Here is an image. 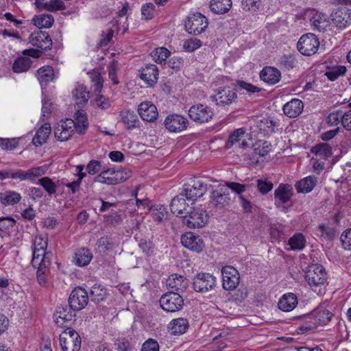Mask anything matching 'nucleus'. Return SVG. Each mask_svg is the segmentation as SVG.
Instances as JSON below:
<instances>
[{"instance_id": "obj_16", "label": "nucleus", "mask_w": 351, "mask_h": 351, "mask_svg": "<svg viewBox=\"0 0 351 351\" xmlns=\"http://www.w3.org/2000/svg\"><path fill=\"white\" fill-rule=\"evenodd\" d=\"M189 117L195 122L203 123L209 121L213 116L212 109L203 104H197L191 106L189 110Z\"/></svg>"}, {"instance_id": "obj_11", "label": "nucleus", "mask_w": 351, "mask_h": 351, "mask_svg": "<svg viewBox=\"0 0 351 351\" xmlns=\"http://www.w3.org/2000/svg\"><path fill=\"white\" fill-rule=\"evenodd\" d=\"M230 202L229 191L224 186H219L210 193L209 204L217 209L225 208L230 206Z\"/></svg>"}, {"instance_id": "obj_7", "label": "nucleus", "mask_w": 351, "mask_h": 351, "mask_svg": "<svg viewBox=\"0 0 351 351\" xmlns=\"http://www.w3.org/2000/svg\"><path fill=\"white\" fill-rule=\"evenodd\" d=\"M207 220L206 211L202 207H191L184 217V224L191 228H201L206 224Z\"/></svg>"}, {"instance_id": "obj_21", "label": "nucleus", "mask_w": 351, "mask_h": 351, "mask_svg": "<svg viewBox=\"0 0 351 351\" xmlns=\"http://www.w3.org/2000/svg\"><path fill=\"white\" fill-rule=\"evenodd\" d=\"M181 243L184 247L195 252H199L204 247V242L199 235L187 232L181 237Z\"/></svg>"}, {"instance_id": "obj_34", "label": "nucleus", "mask_w": 351, "mask_h": 351, "mask_svg": "<svg viewBox=\"0 0 351 351\" xmlns=\"http://www.w3.org/2000/svg\"><path fill=\"white\" fill-rule=\"evenodd\" d=\"M72 96L76 104L83 106L88 102L90 98V93L84 84H77L72 91Z\"/></svg>"}, {"instance_id": "obj_41", "label": "nucleus", "mask_w": 351, "mask_h": 351, "mask_svg": "<svg viewBox=\"0 0 351 351\" xmlns=\"http://www.w3.org/2000/svg\"><path fill=\"white\" fill-rule=\"evenodd\" d=\"M312 25L319 31H324L328 26L329 20L325 14L315 12L311 18Z\"/></svg>"}, {"instance_id": "obj_5", "label": "nucleus", "mask_w": 351, "mask_h": 351, "mask_svg": "<svg viewBox=\"0 0 351 351\" xmlns=\"http://www.w3.org/2000/svg\"><path fill=\"white\" fill-rule=\"evenodd\" d=\"M332 313L323 306H319L314 310L308 319L310 320V324L306 326H302L301 330H308L316 327L317 324L326 325L328 324L331 318Z\"/></svg>"}, {"instance_id": "obj_10", "label": "nucleus", "mask_w": 351, "mask_h": 351, "mask_svg": "<svg viewBox=\"0 0 351 351\" xmlns=\"http://www.w3.org/2000/svg\"><path fill=\"white\" fill-rule=\"evenodd\" d=\"M305 279L311 287L324 285L326 281V274L323 266L312 265L305 273Z\"/></svg>"}, {"instance_id": "obj_4", "label": "nucleus", "mask_w": 351, "mask_h": 351, "mask_svg": "<svg viewBox=\"0 0 351 351\" xmlns=\"http://www.w3.org/2000/svg\"><path fill=\"white\" fill-rule=\"evenodd\" d=\"M59 339L63 351H80L81 338L75 330L71 328H66L60 335Z\"/></svg>"}, {"instance_id": "obj_44", "label": "nucleus", "mask_w": 351, "mask_h": 351, "mask_svg": "<svg viewBox=\"0 0 351 351\" xmlns=\"http://www.w3.org/2000/svg\"><path fill=\"white\" fill-rule=\"evenodd\" d=\"M150 213L154 220L157 222H162L168 218V211L163 205H154L150 208Z\"/></svg>"}, {"instance_id": "obj_48", "label": "nucleus", "mask_w": 351, "mask_h": 351, "mask_svg": "<svg viewBox=\"0 0 351 351\" xmlns=\"http://www.w3.org/2000/svg\"><path fill=\"white\" fill-rule=\"evenodd\" d=\"M277 126L278 125L275 121L268 119L261 120L258 125L259 130L263 135H269L274 133Z\"/></svg>"}, {"instance_id": "obj_9", "label": "nucleus", "mask_w": 351, "mask_h": 351, "mask_svg": "<svg viewBox=\"0 0 351 351\" xmlns=\"http://www.w3.org/2000/svg\"><path fill=\"white\" fill-rule=\"evenodd\" d=\"M47 237L45 236H36L33 243V256L32 261L38 264V261L45 259L51 261L52 254L51 252H46L47 247Z\"/></svg>"}, {"instance_id": "obj_63", "label": "nucleus", "mask_w": 351, "mask_h": 351, "mask_svg": "<svg viewBox=\"0 0 351 351\" xmlns=\"http://www.w3.org/2000/svg\"><path fill=\"white\" fill-rule=\"evenodd\" d=\"M160 346L156 340L149 339L142 345L141 351H159Z\"/></svg>"}, {"instance_id": "obj_8", "label": "nucleus", "mask_w": 351, "mask_h": 351, "mask_svg": "<svg viewBox=\"0 0 351 351\" xmlns=\"http://www.w3.org/2000/svg\"><path fill=\"white\" fill-rule=\"evenodd\" d=\"M208 25V19L201 13L196 12L188 16L185 28L189 34L198 35L206 30Z\"/></svg>"}, {"instance_id": "obj_3", "label": "nucleus", "mask_w": 351, "mask_h": 351, "mask_svg": "<svg viewBox=\"0 0 351 351\" xmlns=\"http://www.w3.org/2000/svg\"><path fill=\"white\" fill-rule=\"evenodd\" d=\"M207 191V184L202 180L193 178L183 185L182 193L186 195L187 200L193 201L197 198L202 197Z\"/></svg>"}, {"instance_id": "obj_58", "label": "nucleus", "mask_w": 351, "mask_h": 351, "mask_svg": "<svg viewBox=\"0 0 351 351\" xmlns=\"http://www.w3.org/2000/svg\"><path fill=\"white\" fill-rule=\"evenodd\" d=\"M38 183L49 194H53L56 192V185L48 177H44L38 180Z\"/></svg>"}, {"instance_id": "obj_62", "label": "nucleus", "mask_w": 351, "mask_h": 351, "mask_svg": "<svg viewBox=\"0 0 351 351\" xmlns=\"http://www.w3.org/2000/svg\"><path fill=\"white\" fill-rule=\"evenodd\" d=\"M224 186L231 189L236 194L239 195V196L242 195L241 194L245 191L247 188L246 185L235 182H226Z\"/></svg>"}, {"instance_id": "obj_43", "label": "nucleus", "mask_w": 351, "mask_h": 351, "mask_svg": "<svg viewBox=\"0 0 351 351\" xmlns=\"http://www.w3.org/2000/svg\"><path fill=\"white\" fill-rule=\"evenodd\" d=\"M241 8L251 13H258L264 10V2L262 0H242Z\"/></svg>"}, {"instance_id": "obj_24", "label": "nucleus", "mask_w": 351, "mask_h": 351, "mask_svg": "<svg viewBox=\"0 0 351 351\" xmlns=\"http://www.w3.org/2000/svg\"><path fill=\"white\" fill-rule=\"evenodd\" d=\"M166 285L172 291H175L179 293L187 289L189 280L182 275L173 274L167 279Z\"/></svg>"}, {"instance_id": "obj_15", "label": "nucleus", "mask_w": 351, "mask_h": 351, "mask_svg": "<svg viewBox=\"0 0 351 351\" xmlns=\"http://www.w3.org/2000/svg\"><path fill=\"white\" fill-rule=\"evenodd\" d=\"M223 288L228 291L234 290L240 282L239 271L232 266H225L221 270Z\"/></svg>"}, {"instance_id": "obj_61", "label": "nucleus", "mask_w": 351, "mask_h": 351, "mask_svg": "<svg viewBox=\"0 0 351 351\" xmlns=\"http://www.w3.org/2000/svg\"><path fill=\"white\" fill-rule=\"evenodd\" d=\"M257 188L262 194H267L273 189V184L267 179H258L257 180Z\"/></svg>"}, {"instance_id": "obj_20", "label": "nucleus", "mask_w": 351, "mask_h": 351, "mask_svg": "<svg viewBox=\"0 0 351 351\" xmlns=\"http://www.w3.org/2000/svg\"><path fill=\"white\" fill-rule=\"evenodd\" d=\"M30 43L43 50L49 49L52 45V41L48 33L41 30L36 31L29 36Z\"/></svg>"}, {"instance_id": "obj_2", "label": "nucleus", "mask_w": 351, "mask_h": 351, "mask_svg": "<svg viewBox=\"0 0 351 351\" xmlns=\"http://www.w3.org/2000/svg\"><path fill=\"white\" fill-rule=\"evenodd\" d=\"M132 172L128 169H115L109 168L103 170L93 178L95 182L108 185H115L127 180L130 178Z\"/></svg>"}, {"instance_id": "obj_54", "label": "nucleus", "mask_w": 351, "mask_h": 351, "mask_svg": "<svg viewBox=\"0 0 351 351\" xmlns=\"http://www.w3.org/2000/svg\"><path fill=\"white\" fill-rule=\"evenodd\" d=\"M289 244L292 250H302L305 245V239L302 234H296L289 240Z\"/></svg>"}, {"instance_id": "obj_17", "label": "nucleus", "mask_w": 351, "mask_h": 351, "mask_svg": "<svg viewBox=\"0 0 351 351\" xmlns=\"http://www.w3.org/2000/svg\"><path fill=\"white\" fill-rule=\"evenodd\" d=\"M88 301L87 291L82 287L75 288L71 293L69 303L71 309L80 311L85 308Z\"/></svg>"}, {"instance_id": "obj_18", "label": "nucleus", "mask_w": 351, "mask_h": 351, "mask_svg": "<svg viewBox=\"0 0 351 351\" xmlns=\"http://www.w3.org/2000/svg\"><path fill=\"white\" fill-rule=\"evenodd\" d=\"M187 198L182 192L179 195L175 196L170 204V208L173 215L184 217L191 207L186 202Z\"/></svg>"}, {"instance_id": "obj_28", "label": "nucleus", "mask_w": 351, "mask_h": 351, "mask_svg": "<svg viewBox=\"0 0 351 351\" xmlns=\"http://www.w3.org/2000/svg\"><path fill=\"white\" fill-rule=\"evenodd\" d=\"M38 264H35L32 261V265L34 268L37 269L36 276L37 280L39 285L45 286L47 283V276L49 271V266L51 265V261H48L47 258L41 261H38Z\"/></svg>"}, {"instance_id": "obj_14", "label": "nucleus", "mask_w": 351, "mask_h": 351, "mask_svg": "<svg viewBox=\"0 0 351 351\" xmlns=\"http://www.w3.org/2000/svg\"><path fill=\"white\" fill-rule=\"evenodd\" d=\"M212 101L219 106L231 104L237 99L236 90L230 86L220 87L215 90V94L210 96Z\"/></svg>"}, {"instance_id": "obj_52", "label": "nucleus", "mask_w": 351, "mask_h": 351, "mask_svg": "<svg viewBox=\"0 0 351 351\" xmlns=\"http://www.w3.org/2000/svg\"><path fill=\"white\" fill-rule=\"evenodd\" d=\"M170 53V51L167 48L158 47L152 52L151 56L156 62L162 64L166 61Z\"/></svg>"}, {"instance_id": "obj_23", "label": "nucleus", "mask_w": 351, "mask_h": 351, "mask_svg": "<svg viewBox=\"0 0 351 351\" xmlns=\"http://www.w3.org/2000/svg\"><path fill=\"white\" fill-rule=\"evenodd\" d=\"M138 112L142 119L148 122L154 121L158 117L156 106L150 101H144L140 104Z\"/></svg>"}, {"instance_id": "obj_33", "label": "nucleus", "mask_w": 351, "mask_h": 351, "mask_svg": "<svg viewBox=\"0 0 351 351\" xmlns=\"http://www.w3.org/2000/svg\"><path fill=\"white\" fill-rule=\"evenodd\" d=\"M35 5L38 9L45 10L49 12L64 10L66 8L64 3L60 0H36Z\"/></svg>"}, {"instance_id": "obj_29", "label": "nucleus", "mask_w": 351, "mask_h": 351, "mask_svg": "<svg viewBox=\"0 0 351 351\" xmlns=\"http://www.w3.org/2000/svg\"><path fill=\"white\" fill-rule=\"evenodd\" d=\"M260 77L269 84H275L280 80L281 73L274 67L266 66L261 71Z\"/></svg>"}, {"instance_id": "obj_32", "label": "nucleus", "mask_w": 351, "mask_h": 351, "mask_svg": "<svg viewBox=\"0 0 351 351\" xmlns=\"http://www.w3.org/2000/svg\"><path fill=\"white\" fill-rule=\"evenodd\" d=\"M119 119L128 129L136 128L139 123L138 116L134 111L129 110L120 111Z\"/></svg>"}, {"instance_id": "obj_37", "label": "nucleus", "mask_w": 351, "mask_h": 351, "mask_svg": "<svg viewBox=\"0 0 351 351\" xmlns=\"http://www.w3.org/2000/svg\"><path fill=\"white\" fill-rule=\"evenodd\" d=\"M189 328V322L186 319L178 318L172 320L168 324V328L175 335H180L185 333Z\"/></svg>"}, {"instance_id": "obj_59", "label": "nucleus", "mask_w": 351, "mask_h": 351, "mask_svg": "<svg viewBox=\"0 0 351 351\" xmlns=\"http://www.w3.org/2000/svg\"><path fill=\"white\" fill-rule=\"evenodd\" d=\"M95 106L101 110H107L111 106V101L110 99L99 94L95 97Z\"/></svg>"}, {"instance_id": "obj_53", "label": "nucleus", "mask_w": 351, "mask_h": 351, "mask_svg": "<svg viewBox=\"0 0 351 351\" xmlns=\"http://www.w3.org/2000/svg\"><path fill=\"white\" fill-rule=\"evenodd\" d=\"M297 64L298 61L293 55L285 54L280 57V64L285 69H292L297 66Z\"/></svg>"}, {"instance_id": "obj_50", "label": "nucleus", "mask_w": 351, "mask_h": 351, "mask_svg": "<svg viewBox=\"0 0 351 351\" xmlns=\"http://www.w3.org/2000/svg\"><path fill=\"white\" fill-rule=\"evenodd\" d=\"M21 138H0V147L3 151H12L19 146Z\"/></svg>"}, {"instance_id": "obj_27", "label": "nucleus", "mask_w": 351, "mask_h": 351, "mask_svg": "<svg viewBox=\"0 0 351 351\" xmlns=\"http://www.w3.org/2000/svg\"><path fill=\"white\" fill-rule=\"evenodd\" d=\"M304 104L300 99H293L284 105L283 112L287 117L295 118L302 112Z\"/></svg>"}, {"instance_id": "obj_42", "label": "nucleus", "mask_w": 351, "mask_h": 351, "mask_svg": "<svg viewBox=\"0 0 351 351\" xmlns=\"http://www.w3.org/2000/svg\"><path fill=\"white\" fill-rule=\"evenodd\" d=\"M232 6V0H211L210 8L213 12L221 14L227 12Z\"/></svg>"}, {"instance_id": "obj_60", "label": "nucleus", "mask_w": 351, "mask_h": 351, "mask_svg": "<svg viewBox=\"0 0 351 351\" xmlns=\"http://www.w3.org/2000/svg\"><path fill=\"white\" fill-rule=\"evenodd\" d=\"M91 82L94 83L95 90L100 92L103 87L104 80L101 73L96 71H93L89 73Z\"/></svg>"}, {"instance_id": "obj_47", "label": "nucleus", "mask_w": 351, "mask_h": 351, "mask_svg": "<svg viewBox=\"0 0 351 351\" xmlns=\"http://www.w3.org/2000/svg\"><path fill=\"white\" fill-rule=\"evenodd\" d=\"M33 21L34 25L40 28H49L53 24L54 19L52 15L47 14L36 16Z\"/></svg>"}, {"instance_id": "obj_30", "label": "nucleus", "mask_w": 351, "mask_h": 351, "mask_svg": "<svg viewBox=\"0 0 351 351\" xmlns=\"http://www.w3.org/2000/svg\"><path fill=\"white\" fill-rule=\"evenodd\" d=\"M298 304V298L293 293L284 294L279 300L278 306L279 309L285 312L293 310Z\"/></svg>"}, {"instance_id": "obj_56", "label": "nucleus", "mask_w": 351, "mask_h": 351, "mask_svg": "<svg viewBox=\"0 0 351 351\" xmlns=\"http://www.w3.org/2000/svg\"><path fill=\"white\" fill-rule=\"evenodd\" d=\"M346 72V68L344 66H337L325 73V75L330 81L336 80L339 76L343 75Z\"/></svg>"}, {"instance_id": "obj_46", "label": "nucleus", "mask_w": 351, "mask_h": 351, "mask_svg": "<svg viewBox=\"0 0 351 351\" xmlns=\"http://www.w3.org/2000/svg\"><path fill=\"white\" fill-rule=\"evenodd\" d=\"M54 77L53 69L51 66L46 65L37 71V77L40 84L48 83L53 80Z\"/></svg>"}, {"instance_id": "obj_13", "label": "nucleus", "mask_w": 351, "mask_h": 351, "mask_svg": "<svg viewBox=\"0 0 351 351\" xmlns=\"http://www.w3.org/2000/svg\"><path fill=\"white\" fill-rule=\"evenodd\" d=\"M160 304L162 308L167 312H176L182 308L184 300L180 293L171 291L160 298Z\"/></svg>"}, {"instance_id": "obj_35", "label": "nucleus", "mask_w": 351, "mask_h": 351, "mask_svg": "<svg viewBox=\"0 0 351 351\" xmlns=\"http://www.w3.org/2000/svg\"><path fill=\"white\" fill-rule=\"evenodd\" d=\"M93 259V254L90 250L82 247L77 250L75 254L74 263L79 267L88 265Z\"/></svg>"}, {"instance_id": "obj_12", "label": "nucleus", "mask_w": 351, "mask_h": 351, "mask_svg": "<svg viewBox=\"0 0 351 351\" xmlns=\"http://www.w3.org/2000/svg\"><path fill=\"white\" fill-rule=\"evenodd\" d=\"M216 285V278L209 273H199L193 278L194 290L199 293H206L213 289Z\"/></svg>"}, {"instance_id": "obj_55", "label": "nucleus", "mask_w": 351, "mask_h": 351, "mask_svg": "<svg viewBox=\"0 0 351 351\" xmlns=\"http://www.w3.org/2000/svg\"><path fill=\"white\" fill-rule=\"evenodd\" d=\"M343 112L342 110H335L331 112L326 118V123L328 125L337 126L339 123L342 124V117Z\"/></svg>"}, {"instance_id": "obj_19", "label": "nucleus", "mask_w": 351, "mask_h": 351, "mask_svg": "<svg viewBox=\"0 0 351 351\" xmlns=\"http://www.w3.org/2000/svg\"><path fill=\"white\" fill-rule=\"evenodd\" d=\"M164 124L170 132H181L187 128L188 120L182 115L173 114L166 117Z\"/></svg>"}, {"instance_id": "obj_57", "label": "nucleus", "mask_w": 351, "mask_h": 351, "mask_svg": "<svg viewBox=\"0 0 351 351\" xmlns=\"http://www.w3.org/2000/svg\"><path fill=\"white\" fill-rule=\"evenodd\" d=\"M202 46V41L196 38H189L184 40L183 48L186 51L193 52Z\"/></svg>"}, {"instance_id": "obj_26", "label": "nucleus", "mask_w": 351, "mask_h": 351, "mask_svg": "<svg viewBox=\"0 0 351 351\" xmlns=\"http://www.w3.org/2000/svg\"><path fill=\"white\" fill-rule=\"evenodd\" d=\"M245 132L246 131L243 128L234 130L229 136L226 147L227 148H231L233 146H235L236 147H238L243 149L248 147L249 144L246 141H243L240 143V141L244 136Z\"/></svg>"}, {"instance_id": "obj_51", "label": "nucleus", "mask_w": 351, "mask_h": 351, "mask_svg": "<svg viewBox=\"0 0 351 351\" xmlns=\"http://www.w3.org/2000/svg\"><path fill=\"white\" fill-rule=\"evenodd\" d=\"M138 245L142 252L147 256H152L155 254V246L149 239L141 238L138 240Z\"/></svg>"}, {"instance_id": "obj_64", "label": "nucleus", "mask_w": 351, "mask_h": 351, "mask_svg": "<svg viewBox=\"0 0 351 351\" xmlns=\"http://www.w3.org/2000/svg\"><path fill=\"white\" fill-rule=\"evenodd\" d=\"M343 247L347 250H351V228L343 232L341 236Z\"/></svg>"}, {"instance_id": "obj_49", "label": "nucleus", "mask_w": 351, "mask_h": 351, "mask_svg": "<svg viewBox=\"0 0 351 351\" xmlns=\"http://www.w3.org/2000/svg\"><path fill=\"white\" fill-rule=\"evenodd\" d=\"M106 289L101 285H95L90 291V296L93 301L99 302L106 297Z\"/></svg>"}, {"instance_id": "obj_31", "label": "nucleus", "mask_w": 351, "mask_h": 351, "mask_svg": "<svg viewBox=\"0 0 351 351\" xmlns=\"http://www.w3.org/2000/svg\"><path fill=\"white\" fill-rule=\"evenodd\" d=\"M51 132V125L49 123H45L37 130L32 139V143L36 146H41L45 143Z\"/></svg>"}, {"instance_id": "obj_22", "label": "nucleus", "mask_w": 351, "mask_h": 351, "mask_svg": "<svg viewBox=\"0 0 351 351\" xmlns=\"http://www.w3.org/2000/svg\"><path fill=\"white\" fill-rule=\"evenodd\" d=\"M334 25L340 29H345L351 24V12L347 9H337L332 14Z\"/></svg>"}, {"instance_id": "obj_45", "label": "nucleus", "mask_w": 351, "mask_h": 351, "mask_svg": "<svg viewBox=\"0 0 351 351\" xmlns=\"http://www.w3.org/2000/svg\"><path fill=\"white\" fill-rule=\"evenodd\" d=\"M32 60L29 57H19L13 63L12 69L15 73L27 71L32 65Z\"/></svg>"}, {"instance_id": "obj_36", "label": "nucleus", "mask_w": 351, "mask_h": 351, "mask_svg": "<svg viewBox=\"0 0 351 351\" xmlns=\"http://www.w3.org/2000/svg\"><path fill=\"white\" fill-rule=\"evenodd\" d=\"M292 195V186L289 184H280L274 192L276 199L280 204H285L289 202Z\"/></svg>"}, {"instance_id": "obj_39", "label": "nucleus", "mask_w": 351, "mask_h": 351, "mask_svg": "<svg viewBox=\"0 0 351 351\" xmlns=\"http://www.w3.org/2000/svg\"><path fill=\"white\" fill-rule=\"evenodd\" d=\"M21 199L19 193L14 191H5L0 193V202L5 206H13Z\"/></svg>"}, {"instance_id": "obj_25", "label": "nucleus", "mask_w": 351, "mask_h": 351, "mask_svg": "<svg viewBox=\"0 0 351 351\" xmlns=\"http://www.w3.org/2000/svg\"><path fill=\"white\" fill-rule=\"evenodd\" d=\"M140 77L147 85L153 86L157 82L158 78L157 66L153 64H147L141 70Z\"/></svg>"}, {"instance_id": "obj_40", "label": "nucleus", "mask_w": 351, "mask_h": 351, "mask_svg": "<svg viewBox=\"0 0 351 351\" xmlns=\"http://www.w3.org/2000/svg\"><path fill=\"white\" fill-rule=\"evenodd\" d=\"M317 180L315 177H306L295 184V189L298 193H307L311 192L316 184Z\"/></svg>"}, {"instance_id": "obj_6", "label": "nucleus", "mask_w": 351, "mask_h": 351, "mask_svg": "<svg viewBox=\"0 0 351 351\" xmlns=\"http://www.w3.org/2000/svg\"><path fill=\"white\" fill-rule=\"evenodd\" d=\"M319 47L317 37L311 33L302 35L298 43L297 48L300 53L304 56H310L315 54Z\"/></svg>"}, {"instance_id": "obj_1", "label": "nucleus", "mask_w": 351, "mask_h": 351, "mask_svg": "<svg viewBox=\"0 0 351 351\" xmlns=\"http://www.w3.org/2000/svg\"><path fill=\"white\" fill-rule=\"evenodd\" d=\"M75 121L71 119L60 120L54 128V135L60 141H68L75 132L83 134L88 129V122L86 112L84 110H78L75 114Z\"/></svg>"}, {"instance_id": "obj_38", "label": "nucleus", "mask_w": 351, "mask_h": 351, "mask_svg": "<svg viewBox=\"0 0 351 351\" xmlns=\"http://www.w3.org/2000/svg\"><path fill=\"white\" fill-rule=\"evenodd\" d=\"M53 317L58 326L64 327L65 324L72 319L73 314L66 307L60 306L58 308Z\"/></svg>"}]
</instances>
